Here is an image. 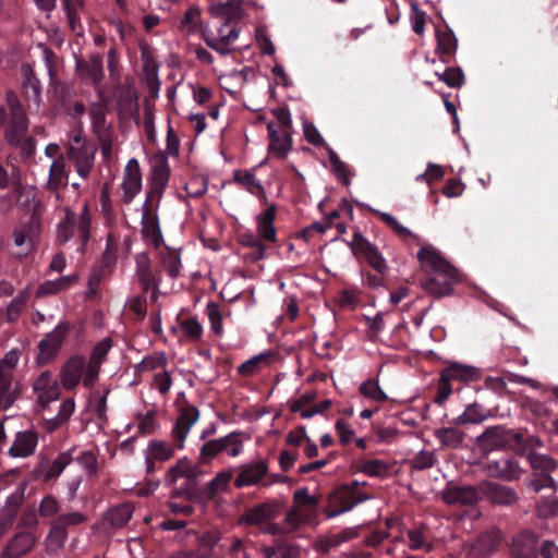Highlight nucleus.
Instances as JSON below:
<instances>
[{
	"mask_svg": "<svg viewBox=\"0 0 558 558\" xmlns=\"http://www.w3.org/2000/svg\"><path fill=\"white\" fill-rule=\"evenodd\" d=\"M408 547L412 550H425L430 553L434 545L427 539L422 529H411L407 531Z\"/></svg>",
	"mask_w": 558,
	"mask_h": 558,
	"instance_id": "nucleus-52",
	"label": "nucleus"
},
{
	"mask_svg": "<svg viewBox=\"0 0 558 558\" xmlns=\"http://www.w3.org/2000/svg\"><path fill=\"white\" fill-rule=\"evenodd\" d=\"M359 470L372 477H386L390 473V465L384 460L369 459L363 461Z\"/></svg>",
	"mask_w": 558,
	"mask_h": 558,
	"instance_id": "nucleus-50",
	"label": "nucleus"
},
{
	"mask_svg": "<svg viewBox=\"0 0 558 558\" xmlns=\"http://www.w3.org/2000/svg\"><path fill=\"white\" fill-rule=\"evenodd\" d=\"M527 487L531 488L534 493H539L544 488H549L556 493L558 490V483L550 474L542 473L534 474V476L530 480Z\"/></svg>",
	"mask_w": 558,
	"mask_h": 558,
	"instance_id": "nucleus-59",
	"label": "nucleus"
},
{
	"mask_svg": "<svg viewBox=\"0 0 558 558\" xmlns=\"http://www.w3.org/2000/svg\"><path fill=\"white\" fill-rule=\"evenodd\" d=\"M225 538L218 531L205 532L199 538V548L205 549L206 558H218L222 555Z\"/></svg>",
	"mask_w": 558,
	"mask_h": 558,
	"instance_id": "nucleus-39",
	"label": "nucleus"
},
{
	"mask_svg": "<svg viewBox=\"0 0 558 558\" xmlns=\"http://www.w3.org/2000/svg\"><path fill=\"white\" fill-rule=\"evenodd\" d=\"M72 456L70 452L64 451L59 453V456L49 463V460L47 457L43 458L39 463V469L44 470L47 469L43 476V482L49 483L53 480H57L64 469L72 462Z\"/></svg>",
	"mask_w": 558,
	"mask_h": 558,
	"instance_id": "nucleus-34",
	"label": "nucleus"
},
{
	"mask_svg": "<svg viewBox=\"0 0 558 558\" xmlns=\"http://www.w3.org/2000/svg\"><path fill=\"white\" fill-rule=\"evenodd\" d=\"M168 357L163 352H155L153 355L145 356L137 365L140 372L154 371L159 367H166Z\"/></svg>",
	"mask_w": 558,
	"mask_h": 558,
	"instance_id": "nucleus-61",
	"label": "nucleus"
},
{
	"mask_svg": "<svg viewBox=\"0 0 558 558\" xmlns=\"http://www.w3.org/2000/svg\"><path fill=\"white\" fill-rule=\"evenodd\" d=\"M69 331L70 324L61 322L40 340L37 355V363L39 365H47L57 357Z\"/></svg>",
	"mask_w": 558,
	"mask_h": 558,
	"instance_id": "nucleus-10",
	"label": "nucleus"
},
{
	"mask_svg": "<svg viewBox=\"0 0 558 558\" xmlns=\"http://www.w3.org/2000/svg\"><path fill=\"white\" fill-rule=\"evenodd\" d=\"M23 502L24 488H20L7 497L5 504L0 510V536L13 529Z\"/></svg>",
	"mask_w": 558,
	"mask_h": 558,
	"instance_id": "nucleus-22",
	"label": "nucleus"
},
{
	"mask_svg": "<svg viewBox=\"0 0 558 558\" xmlns=\"http://www.w3.org/2000/svg\"><path fill=\"white\" fill-rule=\"evenodd\" d=\"M233 478L232 470H223L204 487V494L208 499H214L218 494L227 492Z\"/></svg>",
	"mask_w": 558,
	"mask_h": 558,
	"instance_id": "nucleus-44",
	"label": "nucleus"
},
{
	"mask_svg": "<svg viewBox=\"0 0 558 558\" xmlns=\"http://www.w3.org/2000/svg\"><path fill=\"white\" fill-rule=\"evenodd\" d=\"M157 412L156 410H149L145 414H137V432L138 434L146 436L151 435L158 428L159 424L156 420Z\"/></svg>",
	"mask_w": 558,
	"mask_h": 558,
	"instance_id": "nucleus-56",
	"label": "nucleus"
},
{
	"mask_svg": "<svg viewBox=\"0 0 558 558\" xmlns=\"http://www.w3.org/2000/svg\"><path fill=\"white\" fill-rule=\"evenodd\" d=\"M198 418L199 411L195 405L187 402L183 404L179 409V415L171 430L173 444H168L163 440H150L147 453L157 461L170 460L174 456L175 450L184 448L186 437Z\"/></svg>",
	"mask_w": 558,
	"mask_h": 558,
	"instance_id": "nucleus-3",
	"label": "nucleus"
},
{
	"mask_svg": "<svg viewBox=\"0 0 558 558\" xmlns=\"http://www.w3.org/2000/svg\"><path fill=\"white\" fill-rule=\"evenodd\" d=\"M442 501L449 506H475L481 500V492L474 486L447 485L441 493Z\"/></svg>",
	"mask_w": 558,
	"mask_h": 558,
	"instance_id": "nucleus-20",
	"label": "nucleus"
},
{
	"mask_svg": "<svg viewBox=\"0 0 558 558\" xmlns=\"http://www.w3.org/2000/svg\"><path fill=\"white\" fill-rule=\"evenodd\" d=\"M122 187L124 193V203L126 204L131 203L141 192L142 173L140 163L135 158L130 159L126 163Z\"/></svg>",
	"mask_w": 558,
	"mask_h": 558,
	"instance_id": "nucleus-27",
	"label": "nucleus"
},
{
	"mask_svg": "<svg viewBox=\"0 0 558 558\" xmlns=\"http://www.w3.org/2000/svg\"><path fill=\"white\" fill-rule=\"evenodd\" d=\"M201 9L197 5H192L187 9V11L184 13L181 23H180V31L187 33H194L197 28V24L201 20Z\"/></svg>",
	"mask_w": 558,
	"mask_h": 558,
	"instance_id": "nucleus-60",
	"label": "nucleus"
},
{
	"mask_svg": "<svg viewBox=\"0 0 558 558\" xmlns=\"http://www.w3.org/2000/svg\"><path fill=\"white\" fill-rule=\"evenodd\" d=\"M158 207V202L154 203L150 199H145L142 215V234L145 239L150 240L156 248L163 242L157 215Z\"/></svg>",
	"mask_w": 558,
	"mask_h": 558,
	"instance_id": "nucleus-18",
	"label": "nucleus"
},
{
	"mask_svg": "<svg viewBox=\"0 0 558 558\" xmlns=\"http://www.w3.org/2000/svg\"><path fill=\"white\" fill-rule=\"evenodd\" d=\"M501 542V534L497 530L481 533L469 549V558H489Z\"/></svg>",
	"mask_w": 558,
	"mask_h": 558,
	"instance_id": "nucleus-24",
	"label": "nucleus"
},
{
	"mask_svg": "<svg viewBox=\"0 0 558 558\" xmlns=\"http://www.w3.org/2000/svg\"><path fill=\"white\" fill-rule=\"evenodd\" d=\"M241 3L242 0H228L227 2L219 3L217 7L211 9L214 14L225 16L227 19L225 25L218 31L221 36V41L225 44H231L239 38L240 29L236 26H233L228 33H225V27L231 21H236L242 17Z\"/></svg>",
	"mask_w": 558,
	"mask_h": 558,
	"instance_id": "nucleus-15",
	"label": "nucleus"
},
{
	"mask_svg": "<svg viewBox=\"0 0 558 558\" xmlns=\"http://www.w3.org/2000/svg\"><path fill=\"white\" fill-rule=\"evenodd\" d=\"M439 81H442L451 88L460 87L464 81V74L460 68H447L444 73H436Z\"/></svg>",
	"mask_w": 558,
	"mask_h": 558,
	"instance_id": "nucleus-63",
	"label": "nucleus"
},
{
	"mask_svg": "<svg viewBox=\"0 0 558 558\" xmlns=\"http://www.w3.org/2000/svg\"><path fill=\"white\" fill-rule=\"evenodd\" d=\"M234 181L242 184L248 193L258 197L263 203H267V194L262 183L250 171H234Z\"/></svg>",
	"mask_w": 558,
	"mask_h": 558,
	"instance_id": "nucleus-42",
	"label": "nucleus"
},
{
	"mask_svg": "<svg viewBox=\"0 0 558 558\" xmlns=\"http://www.w3.org/2000/svg\"><path fill=\"white\" fill-rule=\"evenodd\" d=\"M368 498L369 496L365 493H353L349 486L340 485L329 496L330 507L326 509V515L328 518L337 517L352 510Z\"/></svg>",
	"mask_w": 558,
	"mask_h": 558,
	"instance_id": "nucleus-11",
	"label": "nucleus"
},
{
	"mask_svg": "<svg viewBox=\"0 0 558 558\" xmlns=\"http://www.w3.org/2000/svg\"><path fill=\"white\" fill-rule=\"evenodd\" d=\"M490 416V411L477 402L468 404L462 414L453 420L456 425L480 424Z\"/></svg>",
	"mask_w": 558,
	"mask_h": 558,
	"instance_id": "nucleus-41",
	"label": "nucleus"
},
{
	"mask_svg": "<svg viewBox=\"0 0 558 558\" xmlns=\"http://www.w3.org/2000/svg\"><path fill=\"white\" fill-rule=\"evenodd\" d=\"M22 73V89L26 101L39 105L41 86L35 72L28 64H23L21 68Z\"/></svg>",
	"mask_w": 558,
	"mask_h": 558,
	"instance_id": "nucleus-32",
	"label": "nucleus"
},
{
	"mask_svg": "<svg viewBox=\"0 0 558 558\" xmlns=\"http://www.w3.org/2000/svg\"><path fill=\"white\" fill-rule=\"evenodd\" d=\"M132 518V510L128 505H120L108 511L106 520L114 527L124 526Z\"/></svg>",
	"mask_w": 558,
	"mask_h": 558,
	"instance_id": "nucleus-55",
	"label": "nucleus"
},
{
	"mask_svg": "<svg viewBox=\"0 0 558 558\" xmlns=\"http://www.w3.org/2000/svg\"><path fill=\"white\" fill-rule=\"evenodd\" d=\"M88 517L81 511L62 512L49 522V530L44 544L46 551L51 555L62 549L71 533L86 524Z\"/></svg>",
	"mask_w": 558,
	"mask_h": 558,
	"instance_id": "nucleus-4",
	"label": "nucleus"
},
{
	"mask_svg": "<svg viewBox=\"0 0 558 558\" xmlns=\"http://www.w3.org/2000/svg\"><path fill=\"white\" fill-rule=\"evenodd\" d=\"M170 179V170L153 171L150 187L146 194V199L160 203L165 189Z\"/></svg>",
	"mask_w": 558,
	"mask_h": 558,
	"instance_id": "nucleus-45",
	"label": "nucleus"
},
{
	"mask_svg": "<svg viewBox=\"0 0 558 558\" xmlns=\"http://www.w3.org/2000/svg\"><path fill=\"white\" fill-rule=\"evenodd\" d=\"M535 514L539 519L558 517V497L554 495L541 496L535 501Z\"/></svg>",
	"mask_w": 558,
	"mask_h": 558,
	"instance_id": "nucleus-49",
	"label": "nucleus"
},
{
	"mask_svg": "<svg viewBox=\"0 0 558 558\" xmlns=\"http://www.w3.org/2000/svg\"><path fill=\"white\" fill-rule=\"evenodd\" d=\"M436 39L440 60L445 63L450 62L458 47V40L453 32L448 27L445 31L437 29Z\"/></svg>",
	"mask_w": 558,
	"mask_h": 558,
	"instance_id": "nucleus-36",
	"label": "nucleus"
},
{
	"mask_svg": "<svg viewBox=\"0 0 558 558\" xmlns=\"http://www.w3.org/2000/svg\"><path fill=\"white\" fill-rule=\"evenodd\" d=\"M451 381H476L481 378V371L476 367L451 363L441 371Z\"/></svg>",
	"mask_w": 558,
	"mask_h": 558,
	"instance_id": "nucleus-38",
	"label": "nucleus"
},
{
	"mask_svg": "<svg viewBox=\"0 0 558 558\" xmlns=\"http://www.w3.org/2000/svg\"><path fill=\"white\" fill-rule=\"evenodd\" d=\"M5 128L4 138L11 146L21 148V157L26 160L35 154V141L26 137L28 119L13 92L7 93V107L0 106V130Z\"/></svg>",
	"mask_w": 558,
	"mask_h": 558,
	"instance_id": "nucleus-2",
	"label": "nucleus"
},
{
	"mask_svg": "<svg viewBox=\"0 0 558 558\" xmlns=\"http://www.w3.org/2000/svg\"><path fill=\"white\" fill-rule=\"evenodd\" d=\"M197 471L187 458H182L177 461L166 473L165 485L172 487L180 477H184L186 482L181 487H173L170 496L171 498H185L192 499L194 492L191 484L196 480Z\"/></svg>",
	"mask_w": 558,
	"mask_h": 558,
	"instance_id": "nucleus-7",
	"label": "nucleus"
},
{
	"mask_svg": "<svg viewBox=\"0 0 558 558\" xmlns=\"http://www.w3.org/2000/svg\"><path fill=\"white\" fill-rule=\"evenodd\" d=\"M43 205L39 201L33 202L31 214L27 220H23L20 222L19 227L28 234V240L33 241L40 234L41 230V213Z\"/></svg>",
	"mask_w": 558,
	"mask_h": 558,
	"instance_id": "nucleus-40",
	"label": "nucleus"
},
{
	"mask_svg": "<svg viewBox=\"0 0 558 558\" xmlns=\"http://www.w3.org/2000/svg\"><path fill=\"white\" fill-rule=\"evenodd\" d=\"M352 253L356 258L364 259L378 275H385L388 265L378 247L371 243L360 231L353 233L350 244Z\"/></svg>",
	"mask_w": 558,
	"mask_h": 558,
	"instance_id": "nucleus-9",
	"label": "nucleus"
},
{
	"mask_svg": "<svg viewBox=\"0 0 558 558\" xmlns=\"http://www.w3.org/2000/svg\"><path fill=\"white\" fill-rule=\"evenodd\" d=\"M417 259L429 274L421 281L422 288L435 298L450 295L453 286L459 282L458 270L430 246L422 247L417 253Z\"/></svg>",
	"mask_w": 558,
	"mask_h": 558,
	"instance_id": "nucleus-1",
	"label": "nucleus"
},
{
	"mask_svg": "<svg viewBox=\"0 0 558 558\" xmlns=\"http://www.w3.org/2000/svg\"><path fill=\"white\" fill-rule=\"evenodd\" d=\"M328 159L335 175L338 178V180L341 181L343 185L348 186L350 184L348 166L339 158L337 153L331 148H328Z\"/></svg>",
	"mask_w": 558,
	"mask_h": 558,
	"instance_id": "nucleus-58",
	"label": "nucleus"
},
{
	"mask_svg": "<svg viewBox=\"0 0 558 558\" xmlns=\"http://www.w3.org/2000/svg\"><path fill=\"white\" fill-rule=\"evenodd\" d=\"M29 289L26 288L19 292V294L11 300L7 307V322L13 323L17 320L23 308L29 299Z\"/></svg>",
	"mask_w": 558,
	"mask_h": 558,
	"instance_id": "nucleus-51",
	"label": "nucleus"
},
{
	"mask_svg": "<svg viewBox=\"0 0 558 558\" xmlns=\"http://www.w3.org/2000/svg\"><path fill=\"white\" fill-rule=\"evenodd\" d=\"M434 436L441 447L459 449L463 446L466 434L457 426H449L435 429Z\"/></svg>",
	"mask_w": 558,
	"mask_h": 558,
	"instance_id": "nucleus-37",
	"label": "nucleus"
},
{
	"mask_svg": "<svg viewBox=\"0 0 558 558\" xmlns=\"http://www.w3.org/2000/svg\"><path fill=\"white\" fill-rule=\"evenodd\" d=\"M37 444L38 435L35 430L17 432L9 449V454L13 458H27L35 452Z\"/></svg>",
	"mask_w": 558,
	"mask_h": 558,
	"instance_id": "nucleus-29",
	"label": "nucleus"
},
{
	"mask_svg": "<svg viewBox=\"0 0 558 558\" xmlns=\"http://www.w3.org/2000/svg\"><path fill=\"white\" fill-rule=\"evenodd\" d=\"M242 435V432L235 430L219 438L220 444H222V450L230 457H238L243 451V442L241 439Z\"/></svg>",
	"mask_w": 558,
	"mask_h": 558,
	"instance_id": "nucleus-53",
	"label": "nucleus"
},
{
	"mask_svg": "<svg viewBox=\"0 0 558 558\" xmlns=\"http://www.w3.org/2000/svg\"><path fill=\"white\" fill-rule=\"evenodd\" d=\"M99 102H93L89 114L94 125H104L106 122V98L101 89L98 90Z\"/></svg>",
	"mask_w": 558,
	"mask_h": 558,
	"instance_id": "nucleus-62",
	"label": "nucleus"
},
{
	"mask_svg": "<svg viewBox=\"0 0 558 558\" xmlns=\"http://www.w3.org/2000/svg\"><path fill=\"white\" fill-rule=\"evenodd\" d=\"M86 367V360L82 355H72L63 364L60 371L62 386L66 390H73L82 380Z\"/></svg>",
	"mask_w": 558,
	"mask_h": 558,
	"instance_id": "nucleus-26",
	"label": "nucleus"
},
{
	"mask_svg": "<svg viewBox=\"0 0 558 558\" xmlns=\"http://www.w3.org/2000/svg\"><path fill=\"white\" fill-rule=\"evenodd\" d=\"M268 471L269 464L265 459L243 463L238 468L234 486L239 489L251 486H259L264 488V481L268 475Z\"/></svg>",
	"mask_w": 558,
	"mask_h": 558,
	"instance_id": "nucleus-13",
	"label": "nucleus"
},
{
	"mask_svg": "<svg viewBox=\"0 0 558 558\" xmlns=\"http://www.w3.org/2000/svg\"><path fill=\"white\" fill-rule=\"evenodd\" d=\"M523 434L515 433L512 429H508L502 425H496L487 427L480 436L476 441L480 448L485 451H493L495 449H501L511 445H521Z\"/></svg>",
	"mask_w": 558,
	"mask_h": 558,
	"instance_id": "nucleus-8",
	"label": "nucleus"
},
{
	"mask_svg": "<svg viewBox=\"0 0 558 558\" xmlns=\"http://www.w3.org/2000/svg\"><path fill=\"white\" fill-rule=\"evenodd\" d=\"M436 462L437 459L433 451L422 450L411 460V466L414 470L423 471L433 468Z\"/></svg>",
	"mask_w": 558,
	"mask_h": 558,
	"instance_id": "nucleus-64",
	"label": "nucleus"
},
{
	"mask_svg": "<svg viewBox=\"0 0 558 558\" xmlns=\"http://www.w3.org/2000/svg\"><path fill=\"white\" fill-rule=\"evenodd\" d=\"M284 505L278 499H267L245 509L240 522L246 525H262L277 519L282 512Z\"/></svg>",
	"mask_w": 558,
	"mask_h": 558,
	"instance_id": "nucleus-12",
	"label": "nucleus"
},
{
	"mask_svg": "<svg viewBox=\"0 0 558 558\" xmlns=\"http://www.w3.org/2000/svg\"><path fill=\"white\" fill-rule=\"evenodd\" d=\"M272 355L271 351L255 355L239 365L238 373L242 376H253L262 368L263 365H269Z\"/></svg>",
	"mask_w": 558,
	"mask_h": 558,
	"instance_id": "nucleus-47",
	"label": "nucleus"
},
{
	"mask_svg": "<svg viewBox=\"0 0 558 558\" xmlns=\"http://www.w3.org/2000/svg\"><path fill=\"white\" fill-rule=\"evenodd\" d=\"M22 391L20 383L13 385V377L0 369V409H9L20 397Z\"/></svg>",
	"mask_w": 558,
	"mask_h": 558,
	"instance_id": "nucleus-35",
	"label": "nucleus"
},
{
	"mask_svg": "<svg viewBox=\"0 0 558 558\" xmlns=\"http://www.w3.org/2000/svg\"><path fill=\"white\" fill-rule=\"evenodd\" d=\"M69 173L65 169V161L63 156L56 158L49 169V177L47 182V190L56 193L59 197V190L68 185Z\"/></svg>",
	"mask_w": 558,
	"mask_h": 558,
	"instance_id": "nucleus-33",
	"label": "nucleus"
},
{
	"mask_svg": "<svg viewBox=\"0 0 558 558\" xmlns=\"http://www.w3.org/2000/svg\"><path fill=\"white\" fill-rule=\"evenodd\" d=\"M359 391L362 396L372 399L375 402L381 403L387 401L388 399L387 395L378 385V381L374 379H367L366 381H364L360 386Z\"/></svg>",
	"mask_w": 558,
	"mask_h": 558,
	"instance_id": "nucleus-57",
	"label": "nucleus"
},
{
	"mask_svg": "<svg viewBox=\"0 0 558 558\" xmlns=\"http://www.w3.org/2000/svg\"><path fill=\"white\" fill-rule=\"evenodd\" d=\"M112 244V235H109L107 240V247L102 255L101 266L99 267V269H95L88 279V284L92 289L100 283L101 278L107 271V269H109L111 265H113L116 262L114 257L111 254Z\"/></svg>",
	"mask_w": 558,
	"mask_h": 558,
	"instance_id": "nucleus-48",
	"label": "nucleus"
},
{
	"mask_svg": "<svg viewBox=\"0 0 558 558\" xmlns=\"http://www.w3.org/2000/svg\"><path fill=\"white\" fill-rule=\"evenodd\" d=\"M76 276H63L56 280H47L40 283L36 290L37 298H45L48 295L57 294L58 292L68 289L76 281Z\"/></svg>",
	"mask_w": 558,
	"mask_h": 558,
	"instance_id": "nucleus-43",
	"label": "nucleus"
},
{
	"mask_svg": "<svg viewBox=\"0 0 558 558\" xmlns=\"http://www.w3.org/2000/svg\"><path fill=\"white\" fill-rule=\"evenodd\" d=\"M37 541L38 538L33 531L19 530L2 548L0 558H22L33 551Z\"/></svg>",
	"mask_w": 558,
	"mask_h": 558,
	"instance_id": "nucleus-16",
	"label": "nucleus"
},
{
	"mask_svg": "<svg viewBox=\"0 0 558 558\" xmlns=\"http://www.w3.org/2000/svg\"><path fill=\"white\" fill-rule=\"evenodd\" d=\"M484 471L489 477L505 482L518 481L523 474V469L514 456L505 454L496 460H488L484 463Z\"/></svg>",
	"mask_w": 558,
	"mask_h": 558,
	"instance_id": "nucleus-14",
	"label": "nucleus"
},
{
	"mask_svg": "<svg viewBox=\"0 0 558 558\" xmlns=\"http://www.w3.org/2000/svg\"><path fill=\"white\" fill-rule=\"evenodd\" d=\"M75 70L82 81L89 82L92 86L99 90L104 78L102 59L94 54L89 60L77 59Z\"/></svg>",
	"mask_w": 558,
	"mask_h": 558,
	"instance_id": "nucleus-23",
	"label": "nucleus"
},
{
	"mask_svg": "<svg viewBox=\"0 0 558 558\" xmlns=\"http://www.w3.org/2000/svg\"><path fill=\"white\" fill-rule=\"evenodd\" d=\"M277 207L271 204L263 213L256 216V230L257 234L264 242L275 243L277 241V229L275 227V219Z\"/></svg>",
	"mask_w": 558,
	"mask_h": 558,
	"instance_id": "nucleus-30",
	"label": "nucleus"
},
{
	"mask_svg": "<svg viewBox=\"0 0 558 558\" xmlns=\"http://www.w3.org/2000/svg\"><path fill=\"white\" fill-rule=\"evenodd\" d=\"M478 489L490 504L496 506L510 507L519 500L513 488L488 480L482 481Z\"/></svg>",
	"mask_w": 558,
	"mask_h": 558,
	"instance_id": "nucleus-17",
	"label": "nucleus"
},
{
	"mask_svg": "<svg viewBox=\"0 0 558 558\" xmlns=\"http://www.w3.org/2000/svg\"><path fill=\"white\" fill-rule=\"evenodd\" d=\"M61 504L51 494L45 495L38 506V515L44 519L56 518L61 512Z\"/></svg>",
	"mask_w": 558,
	"mask_h": 558,
	"instance_id": "nucleus-54",
	"label": "nucleus"
},
{
	"mask_svg": "<svg viewBox=\"0 0 558 558\" xmlns=\"http://www.w3.org/2000/svg\"><path fill=\"white\" fill-rule=\"evenodd\" d=\"M527 460L534 474H550L558 466L557 461L547 454L531 452L527 456Z\"/></svg>",
	"mask_w": 558,
	"mask_h": 558,
	"instance_id": "nucleus-46",
	"label": "nucleus"
},
{
	"mask_svg": "<svg viewBox=\"0 0 558 558\" xmlns=\"http://www.w3.org/2000/svg\"><path fill=\"white\" fill-rule=\"evenodd\" d=\"M294 506L287 512V521L292 529H301L303 525L316 519L319 508V497L310 495L306 487L293 493Z\"/></svg>",
	"mask_w": 558,
	"mask_h": 558,
	"instance_id": "nucleus-6",
	"label": "nucleus"
},
{
	"mask_svg": "<svg viewBox=\"0 0 558 558\" xmlns=\"http://www.w3.org/2000/svg\"><path fill=\"white\" fill-rule=\"evenodd\" d=\"M268 151L278 159H284L292 148V138L287 130H279L274 122L267 124Z\"/></svg>",
	"mask_w": 558,
	"mask_h": 558,
	"instance_id": "nucleus-25",
	"label": "nucleus"
},
{
	"mask_svg": "<svg viewBox=\"0 0 558 558\" xmlns=\"http://www.w3.org/2000/svg\"><path fill=\"white\" fill-rule=\"evenodd\" d=\"M65 216L57 228V240L60 244L66 243L74 234L75 227L78 232L82 251L85 250L90 238V213L89 207L85 204L81 214L77 215L70 208H65Z\"/></svg>",
	"mask_w": 558,
	"mask_h": 558,
	"instance_id": "nucleus-5",
	"label": "nucleus"
},
{
	"mask_svg": "<svg viewBox=\"0 0 558 558\" xmlns=\"http://www.w3.org/2000/svg\"><path fill=\"white\" fill-rule=\"evenodd\" d=\"M135 263L136 278L142 287L144 294H146L153 283L160 282V271L153 269L151 262L147 253L137 254L135 257Z\"/></svg>",
	"mask_w": 558,
	"mask_h": 558,
	"instance_id": "nucleus-28",
	"label": "nucleus"
},
{
	"mask_svg": "<svg viewBox=\"0 0 558 558\" xmlns=\"http://www.w3.org/2000/svg\"><path fill=\"white\" fill-rule=\"evenodd\" d=\"M119 113L133 117L138 111V94L131 85H121L116 92Z\"/></svg>",
	"mask_w": 558,
	"mask_h": 558,
	"instance_id": "nucleus-31",
	"label": "nucleus"
},
{
	"mask_svg": "<svg viewBox=\"0 0 558 558\" xmlns=\"http://www.w3.org/2000/svg\"><path fill=\"white\" fill-rule=\"evenodd\" d=\"M510 558H538V536L532 531H521L512 538Z\"/></svg>",
	"mask_w": 558,
	"mask_h": 558,
	"instance_id": "nucleus-21",
	"label": "nucleus"
},
{
	"mask_svg": "<svg viewBox=\"0 0 558 558\" xmlns=\"http://www.w3.org/2000/svg\"><path fill=\"white\" fill-rule=\"evenodd\" d=\"M96 148L93 145L66 146L68 159L74 163L75 171L83 179H87L92 172Z\"/></svg>",
	"mask_w": 558,
	"mask_h": 558,
	"instance_id": "nucleus-19",
	"label": "nucleus"
}]
</instances>
